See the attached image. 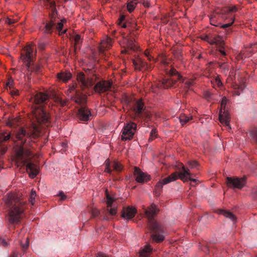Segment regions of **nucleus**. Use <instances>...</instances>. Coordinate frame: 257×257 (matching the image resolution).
Here are the masks:
<instances>
[{"label": "nucleus", "mask_w": 257, "mask_h": 257, "mask_svg": "<svg viewBox=\"0 0 257 257\" xmlns=\"http://www.w3.org/2000/svg\"><path fill=\"white\" fill-rule=\"evenodd\" d=\"M157 130L156 128L152 129L150 133V138L149 139V142L151 143L153 140H154L155 138H156L157 137Z\"/></svg>", "instance_id": "nucleus-37"}, {"label": "nucleus", "mask_w": 257, "mask_h": 257, "mask_svg": "<svg viewBox=\"0 0 257 257\" xmlns=\"http://www.w3.org/2000/svg\"><path fill=\"white\" fill-rule=\"evenodd\" d=\"M77 80L82 89L88 88L92 85L91 79L86 78L83 72H79L77 74Z\"/></svg>", "instance_id": "nucleus-18"}, {"label": "nucleus", "mask_w": 257, "mask_h": 257, "mask_svg": "<svg viewBox=\"0 0 257 257\" xmlns=\"http://www.w3.org/2000/svg\"><path fill=\"white\" fill-rule=\"evenodd\" d=\"M107 211L111 215H115L116 213L117 210L115 207H107Z\"/></svg>", "instance_id": "nucleus-45"}, {"label": "nucleus", "mask_w": 257, "mask_h": 257, "mask_svg": "<svg viewBox=\"0 0 257 257\" xmlns=\"http://www.w3.org/2000/svg\"><path fill=\"white\" fill-rule=\"evenodd\" d=\"M84 104L81 105V106L78 110V117L81 120L85 121L90 119L91 114L89 109L84 106Z\"/></svg>", "instance_id": "nucleus-22"}, {"label": "nucleus", "mask_w": 257, "mask_h": 257, "mask_svg": "<svg viewBox=\"0 0 257 257\" xmlns=\"http://www.w3.org/2000/svg\"><path fill=\"white\" fill-rule=\"evenodd\" d=\"M99 214V211L97 209H93L92 210V215L94 217H96Z\"/></svg>", "instance_id": "nucleus-51"}, {"label": "nucleus", "mask_w": 257, "mask_h": 257, "mask_svg": "<svg viewBox=\"0 0 257 257\" xmlns=\"http://www.w3.org/2000/svg\"><path fill=\"white\" fill-rule=\"evenodd\" d=\"M217 48L218 49H217V50L219 52V54H218L217 56L218 57L219 59L220 60H222V59L226 60V58L225 56L226 55V53L225 51L224 46H223V47H218Z\"/></svg>", "instance_id": "nucleus-33"}, {"label": "nucleus", "mask_w": 257, "mask_h": 257, "mask_svg": "<svg viewBox=\"0 0 257 257\" xmlns=\"http://www.w3.org/2000/svg\"><path fill=\"white\" fill-rule=\"evenodd\" d=\"M46 44L42 41H40L38 43V46L40 49L44 50L45 48Z\"/></svg>", "instance_id": "nucleus-49"}, {"label": "nucleus", "mask_w": 257, "mask_h": 257, "mask_svg": "<svg viewBox=\"0 0 257 257\" xmlns=\"http://www.w3.org/2000/svg\"><path fill=\"white\" fill-rule=\"evenodd\" d=\"M135 115L138 118L146 120L149 117V113L144 107V104L141 100H138L134 107Z\"/></svg>", "instance_id": "nucleus-12"}, {"label": "nucleus", "mask_w": 257, "mask_h": 257, "mask_svg": "<svg viewBox=\"0 0 257 257\" xmlns=\"http://www.w3.org/2000/svg\"><path fill=\"white\" fill-rule=\"evenodd\" d=\"M145 55L146 56V57H148V59L149 60H151V57H150V56H149V53H148V52H146L145 53Z\"/></svg>", "instance_id": "nucleus-57"}, {"label": "nucleus", "mask_w": 257, "mask_h": 257, "mask_svg": "<svg viewBox=\"0 0 257 257\" xmlns=\"http://www.w3.org/2000/svg\"><path fill=\"white\" fill-rule=\"evenodd\" d=\"M226 180L227 186L232 188L241 189L245 184V180L243 178H239L237 177H227Z\"/></svg>", "instance_id": "nucleus-14"}, {"label": "nucleus", "mask_w": 257, "mask_h": 257, "mask_svg": "<svg viewBox=\"0 0 257 257\" xmlns=\"http://www.w3.org/2000/svg\"><path fill=\"white\" fill-rule=\"evenodd\" d=\"M0 242H1V244L3 246H7L8 245V243L6 241V240L4 239H1L0 240Z\"/></svg>", "instance_id": "nucleus-55"}, {"label": "nucleus", "mask_w": 257, "mask_h": 257, "mask_svg": "<svg viewBox=\"0 0 257 257\" xmlns=\"http://www.w3.org/2000/svg\"><path fill=\"white\" fill-rule=\"evenodd\" d=\"M137 4V0H133L128 2L127 4V9L130 13L132 12L135 9Z\"/></svg>", "instance_id": "nucleus-34"}, {"label": "nucleus", "mask_w": 257, "mask_h": 257, "mask_svg": "<svg viewBox=\"0 0 257 257\" xmlns=\"http://www.w3.org/2000/svg\"><path fill=\"white\" fill-rule=\"evenodd\" d=\"M180 166L182 168V172L179 174H178L177 172H175L171 174L168 177L160 180L157 183L154 191V194L157 196H160L161 194L162 188L164 185L175 181L178 178V177L184 182H187L189 180H190L192 182H196V179L191 178V176L192 175L190 173L189 169L185 167V166L182 164H180Z\"/></svg>", "instance_id": "nucleus-5"}, {"label": "nucleus", "mask_w": 257, "mask_h": 257, "mask_svg": "<svg viewBox=\"0 0 257 257\" xmlns=\"http://www.w3.org/2000/svg\"><path fill=\"white\" fill-rule=\"evenodd\" d=\"M29 246V241L28 238L27 239L26 243L22 245V247L23 250H26Z\"/></svg>", "instance_id": "nucleus-54"}, {"label": "nucleus", "mask_w": 257, "mask_h": 257, "mask_svg": "<svg viewBox=\"0 0 257 257\" xmlns=\"http://www.w3.org/2000/svg\"><path fill=\"white\" fill-rule=\"evenodd\" d=\"M203 95L205 98L208 101H210L213 99V94L209 91L204 92Z\"/></svg>", "instance_id": "nucleus-42"}, {"label": "nucleus", "mask_w": 257, "mask_h": 257, "mask_svg": "<svg viewBox=\"0 0 257 257\" xmlns=\"http://www.w3.org/2000/svg\"><path fill=\"white\" fill-rule=\"evenodd\" d=\"M217 64L222 72L226 74L229 69L230 66L226 60L222 59V60L217 62Z\"/></svg>", "instance_id": "nucleus-28"}, {"label": "nucleus", "mask_w": 257, "mask_h": 257, "mask_svg": "<svg viewBox=\"0 0 257 257\" xmlns=\"http://www.w3.org/2000/svg\"><path fill=\"white\" fill-rule=\"evenodd\" d=\"M227 99L225 97H223L221 102V108L219 111V118L221 123H224L228 128L231 127L229 125V117L228 114L225 112V106L227 103Z\"/></svg>", "instance_id": "nucleus-13"}, {"label": "nucleus", "mask_w": 257, "mask_h": 257, "mask_svg": "<svg viewBox=\"0 0 257 257\" xmlns=\"http://www.w3.org/2000/svg\"><path fill=\"white\" fill-rule=\"evenodd\" d=\"M58 196L60 197V199L61 201H63L66 199V196L62 191L59 193Z\"/></svg>", "instance_id": "nucleus-52"}, {"label": "nucleus", "mask_w": 257, "mask_h": 257, "mask_svg": "<svg viewBox=\"0 0 257 257\" xmlns=\"http://www.w3.org/2000/svg\"><path fill=\"white\" fill-rule=\"evenodd\" d=\"M47 4L49 6V7L52 9V11L54 13L55 11L56 10V4L55 2L51 0H45Z\"/></svg>", "instance_id": "nucleus-38"}, {"label": "nucleus", "mask_w": 257, "mask_h": 257, "mask_svg": "<svg viewBox=\"0 0 257 257\" xmlns=\"http://www.w3.org/2000/svg\"><path fill=\"white\" fill-rule=\"evenodd\" d=\"M104 164L105 165L104 171L109 174H111L112 172V170L110 169L111 167L113 168V170L116 172H120L122 170V166L121 164L116 161H114L111 166L109 160L107 159L105 161Z\"/></svg>", "instance_id": "nucleus-20"}, {"label": "nucleus", "mask_w": 257, "mask_h": 257, "mask_svg": "<svg viewBox=\"0 0 257 257\" xmlns=\"http://www.w3.org/2000/svg\"><path fill=\"white\" fill-rule=\"evenodd\" d=\"M180 121L182 125H183L188 122L190 120L192 119V116H188L186 114H181L179 117Z\"/></svg>", "instance_id": "nucleus-36"}, {"label": "nucleus", "mask_w": 257, "mask_h": 257, "mask_svg": "<svg viewBox=\"0 0 257 257\" xmlns=\"http://www.w3.org/2000/svg\"><path fill=\"white\" fill-rule=\"evenodd\" d=\"M123 43L125 45L124 50L122 52L123 53H128V51L132 50L135 51L138 50V47L135 43V40L131 37H126L123 40Z\"/></svg>", "instance_id": "nucleus-21"}, {"label": "nucleus", "mask_w": 257, "mask_h": 257, "mask_svg": "<svg viewBox=\"0 0 257 257\" xmlns=\"http://www.w3.org/2000/svg\"><path fill=\"white\" fill-rule=\"evenodd\" d=\"M111 85L112 83L110 81L101 80L95 84L94 89L96 92L100 94L110 90Z\"/></svg>", "instance_id": "nucleus-16"}, {"label": "nucleus", "mask_w": 257, "mask_h": 257, "mask_svg": "<svg viewBox=\"0 0 257 257\" xmlns=\"http://www.w3.org/2000/svg\"><path fill=\"white\" fill-rule=\"evenodd\" d=\"M7 151L6 146H0V156L4 155Z\"/></svg>", "instance_id": "nucleus-48"}, {"label": "nucleus", "mask_w": 257, "mask_h": 257, "mask_svg": "<svg viewBox=\"0 0 257 257\" xmlns=\"http://www.w3.org/2000/svg\"><path fill=\"white\" fill-rule=\"evenodd\" d=\"M216 212L219 214L223 215L226 218H228L233 222L236 221V217L229 211L219 209L216 210Z\"/></svg>", "instance_id": "nucleus-26"}, {"label": "nucleus", "mask_w": 257, "mask_h": 257, "mask_svg": "<svg viewBox=\"0 0 257 257\" xmlns=\"http://www.w3.org/2000/svg\"><path fill=\"white\" fill-rule=\"evenodd\" d=\"M6 23L9 25H12L15 23V21L11 19L8 18L6 20Z\"/></svg>", "instance_id": "nucleus-53"}, {"label": "nucleus", "mask_w": 257, "mask_h": 257, "mask_svg": "<svg viewBox=\"0 0 257 257\" xmlns=\"http://www.w3.org/2000/svg\"><path fill=\"white\" fill-rule=\"evenodd\" d=\"M220 10L221 12L220 14L221 18L223 20H224L225 21H226V23L221 25L220 28L223 29H226L230 27L234 23L235 17L232 13L236 12L237 8L234 6L231 7L220 9Z\"/></svg>", "instance_id": "nucleus-7"}, {"label": "nucleus", "mask_w": 257, "mask_h": 257, "mask_svg": "<svg viewBox=\"0 0 257 257\" xmlns=\"http://www.w3.org/2000/svg\"><path fill=\"white\" fill-rule=\"evenodd\" d=\"M152 248L149 244L146 245L139 252L140 257H148L152 252Z\"/></svg>", "instance_id": "nucleus-32"}, {"label": "nucleus", "mask_w": 257, "mask_h": 257, "mask_svg": "<svg viewBox=\"0 0 257 257\" xmlns=\"http://www.w3.org/2000/svg\"><path fill=\"white\" fill-rule=\"evenodd\" d=\"M34 48L29 44L26 46L21 55V58L25 64L29 72L38 73L40 72V66L33 63L34 58Z\"/></svg>", "instance_id": "nucleus-6"}, {"label": "nucleus", "mask_w": 257, "mask_h": 257, "mask_svg": "<svg viewBox=\"0 0 257 257\" xmlns=\"http://www.w3.org/2000/svg\"><path fill=\"white\" fill-rule=\"evenodd\" d=\"M142 209V212L148 219V228L151 233L152 241L155 243L162 242L165 239L163 227L154 218L159 211L158 208L153 203L147 208L144 206Z\"/></svg>", "instance_id": "nucleus-4"}, {"label": "nucleus", "mask_w": 257, "mask_h": 257, "mask_svg": "<svg viewBox=\"0 0 257 257\" xmlns=\"http://www.w3.org/2000/svg\"><path fill=\"white\" fill-rule=\"evenodd\" d=\"M216 82L218 86L221 85L222 84L221 81L219 79H216Z\"/></svg>", "instance_id": "nucleus-58"}, {"label": "nucleus", "mask_w": 257, "mask_h": 257, "mask_svg": "<svg viewBox=\"0 0 257 257\" xmlns=\"http://www.w3.org/2000/svg\"><path fill=\"white\" fill-rule=\"evenodd\" d=\"M10 257H18V253L14 252Z\"/></svg>", "instance_id": "nucleus-59"}, {"label": "nucleus", "mask_w": 257, "mask_h": 257, "mask_svg": "<svg viewBox=\"0 0 257 257\" xmlns=\"http://www.w3.org/2000/svg\"><path fill=\"white\" fill-rule=\"evenodd\" d=\"M36 196V193L35 191H32L29 197V202L32 205H34L35 203V196Z\"/></svg>", "instance_id": "nucleus-39"}, {"label": "nucleus", "mask_w": 257, "mask_h": 257, "mask_svg": "<svg viewBox=\"0 0 257 257\" xmlns=\"http://www.w3.org/2000/svg\"><path fill=\"white\" fill-rule=\"evenodd\" d=\"M221 12H220V10L219 9H217L215 10V11L211 14L210 18V24L212 25H214L215 26H217L218 24L216 23V20L218 19H223L221 18Z\"/></svg>", "instance_id": "nucleus-25"}, {"label": "nucleus", "mask_w": 257, "mask_h": 257, "mask_svg": "<svg viewBox=\"0 0 257 257\" xmlns=\"http://www.w3.org/2000/svg\"><path fill=\"white\" fill-rule=\"evenodd\" d=\"M210 43L211 45H215L217 47H223L225 45L222 37L218 35L215 36L210 40Z\"/></svg>", "instance_id": "nucleus-27"}, {"label": "nucleus", "mask_w": 257, "mask_h": 257, "mask_svg": "<svg viewBox=\"0 0 257 257\" xmlns=\"http://www.w3.org/2000/svg\"><path fill=\"white\" fill-rule=\"evenodd\" d=\"M250 135L252 137V138L257 143V128H254L251 130L250 132Z\"/></svg>", "instance_id": "nucleus-43"}, {"label": "nucleus", "mask_w": 257, "mask_h": 257, "mask_svg": "<svg viewBox=\"0 0 257 257\" xmlns=\"http://www.w3.org/2000/svg\"><path fill=\"white\" fill-rule=\"evenodd\" d=\"M61 22L58 23L57 25L54 22V20L53 18L51 19L49 22L46 23L45 26L44 32L46 33L51 34L52 33L53 29L55 28L59 32V35L65 34L67 30L65 29L62 31L63 28V23L66 22L65 19H63L61 21Z\"/></svg>", "instance_id": "nucleus-10"}, {"label": "nucleus", "mask_w": 257, "mask_h": 257, "mask_svg": "<svg viewBox=\"0 0 257 257\" xmlns=\"http://www.w3.org/2000/svg\"><path fill=\"white\" fill-rule=\"evenodd\" d=\"M171 74L173 75L177 76V78L180 83L181 84V88L183 91H184L185 93L189 90H191V87L193 86L194 81L192 80L188 79L186 78H183L176 71V69H172L171 70Z\"/></svg>", "instance_id": "nucleus-11"}, {"label": "nucleus", "mask_w": 257, "mask_h": 257, "mask_svg": "<svg viewBox=\"0 0 257 257\" xmlns=\"http://www.w3.org/2000/svg\"><path fill=\"white\" fill-rule=\"evenodd\" d=\"M107 198V207H111L112 206V203L114 201L113 199L108 194H106Z\"/></svg>", "instance_id": "nucleus-44"}, {"label": "nucleus", "mask_w": 257, "mask_h": 257, "mask_svg": "<svg viewBox=\"0 0 257 257\" xmlns=\"http://www.w3.org/2000/svg\"><path fill=\"white\" fill-rule=\"evenodd\" d=\"M77 85L76 83H73L70 85L67 91L68 93H74V95L71 97L72 100H74L76 103L79 105L85 104L86 102V96L80 93L76 88Z\"/></svg>", "instance_id": "nucleus-8"}, {"label": "nucleus", "mask_w": 257, "mask_h": 257, "mask_svg": "<svg viewBox=\"0 0 257 257\" xmlns=\"http://www.w3.org/2000/svg\"><path fill=\"white\" fill-rule=\"evenodd\" d=\"M104 219H105V220H107V217H104Z\"/></svg>", "instance_id": "nucleus-60"}, {"label": "nucleus", "mask_w": 257, "mask_h": 257, "mask_svg": "<svg viewBox=\"0 0 257 257\" xmlns=\"http://www.w3.org/2000/svg\"><path fill=\"white\" fill-rule=\"evenodd\" d=\"M125 19V17L124 16H121L120 18L119 19V25H121L122 27L123 28H126V24L125 23H123V21Z\"/></svg>", "instance_id": "nucleus-46"}, {"label": "nucleus", "mask_w": 257, "mask_h": 257, "mask_svg": "<svg viewBox=\"0 0 257 257\" xmlns=\"http://www.w3.org/2000/svg\"><path fill=\"white\" fill-rule=\"evenodd\" d=\"M137 127V124L135 122H130L127 123L121 131V140L126 141L132 139L136 132Z\"/></svg>", "instance_id": "nucleus-9"}, {"label": "nucleus", "mask_w": 257, "mask_h": 257, "mask_svg": "<svg viewBox=\"0 0 257 257\" xmlns=\"http://www.w3.org/2000/svg\"><path fill=\"white\" fill-rule=\"evenodd\" d=\"M112 46V40L110 38H106L102 41L99 47V51L100 53H103L104 51L109 49Z\"/></svg>", "instance_id": "nucleus-24"}, {"label": "nucleus", "mask_w": 257, "mask_h": 257, "mask_svg": "<svg viewBox=\"0 0 257 257\" xmlns=\"http://www.w3.org/2000/svg\"><path fill=\"white\" fill-rule=\"evenodd\" d=\"M48 100L47 94L37 93L32 98V114L31 123L26 127H20L16 133V141L20 145H29L36 143V140L41 137L46 128L51 125V117L46 109Z\"/></svg>", "instance_id": "nucleus-1"}, {"label": "nucleus", "mask_w": 257, "mask_h": 257, "mask_svg": "<svg viewBox=\"0 0 257 257\" xmlns=\"http://www.w3.org/2000/svg\"><path fill=\"white\" fill-rule=\"evenodd\" d=\"M16 161L22 166H26L30 177L34 178L39 173L38 156L32 151L24 147V146H14Z\"/></svg>", "instance_id": "nucleus-2"}, {"label": "nucleus", "mask_w": 257, "mask_h": 257, "mask_svg": "<svg viewBox=\"0 0 257 257\" xmlns=\"http://www.w3.org/2000/svg\"><path fill=\"white\" fill-rule=\"evenodd\" d=\"M10 93L13 96H15L18 95L19 92L18 90L13 88L12 89L10 90Z\"/></svg>", "instance_id": "nucleus-50"}, {"label": "nucleus", "mask_w": 257, "mask_h": 257, "mask_svg": "<svg viewBox=\"0 0 257 257\" xmlns=\"http://www.w3.org/2000/svg\"><path fill=\"white\" fill-rule=\"evenodd\" d=\"M12 139L15 141L14 139L12 138L10 132H5L4 131H0V143L5 142Z\"/></svg>", "instance_id": "nucleus-31"}, {"label": "nucleus", "mask_w": 257, "mask_h": 257, "mask_svg": "<svg viewBox=\"0 0 257 257\" xmlns=\"http://www.w3.org/2000/svg\"><path fill=\"white\" fill-rule=\"evenodd\" d=\"M134 174L136 177V180L139 183H144L150 179L149 175L142 172L138 167H135Z\"/></svg>", "instance_id": "nucleus-19"}, {"label": "nucleus", "mask_w": 257, "mask_h": 257, "mask_svg": "<svg viewBox=\"0 0 257 257\" xmlns=\"http://www.w3.org/2000/svg\"><path fill=\"white\" fill-rule=\"evenodd\" d=\"M144 6L145 7H150V4L148 2H145L143 3Z\"/></svg>", "instance_id": "nucleus-56"}, {"label": "nucleus", "mask_w": 257, "mask_h": 257, "mask_svg": "<svg viewBox=\"0 0 257 257\" xmlns=\"http://www.w3.org/2000/svg\"><path fill=\"white\" fill-rule=\"evenodd\" d=\"M72 77V75L70 72H60L57 74L58 79L63 82H66L68 81Z\"/></svg>", "instance_id": "nucleus-30"}, {"label": "nucleus", "mask_w": 257, "mask_h": 257, "mask_svg": "<svg viewBox=\"0 0 257 257\" xmlns=\"http://www.w3.org/2000/svg\"><path fill=\"white\" fill-rule=\"evenodd\" d=\"M62 145H66V144L65 143H63Z\"/></svg>", "instance_id": "nucleus-62"}, {"label": "nucleus", "mask_w": 257, "mask_h": 257, "mask_svg": "<svg viewBox=\"0 0 257 257\" xmlns=\"http://www.w3.org/2000/svg\"><path fill=\"white\" fill-rule=\"evenodd\" d=\"M72 38L74 41V49L76 51L77 46L82 42L81 36L78 34H75Z\"/></svg>", "instance_id": "nucleus-35"}, {"label": "nucleus", "mask_w": 257, "mask_h": 257, "mask_svg": "<svg viewBox=\"0 0 257 257\" xmlns=\"http://www.w3.org/2000/svg\"><path fill=\"white\" fill-rule=\"evenodd\" d=\"M133 66L136 71H146L152 69L151 64H148L144 62L142 58L138 56L132 60Z\"/></svg>", "instance_id": "nucleus-15"}, {"label": "nucleus", "mask_w": 257, "mask_h": 257, "mask_svg": "<svg viewBox=\"0 0 257 257\" xmlns=\"http://www.w3.org/2000/svg\"><path fill=\"white\" fill-rule=\"evenodd\" d=\"M55 101L59 103L61 106H65L67 104V101L63 100L61 98L56 96Z\"/></svg>", "instance_id": "nucleus-41"}, {"label": "nucleus", "mask_w": 257, "mask_h": 257, "mask_svg": "<svg viewBox=\"0 0 257 257\" xmlns=\"http://www.w3.org/2000/svg\"><path fill=\"white\" fill-rule=\"evenodd\" d=\"M236 94H237V95H239L240 93H239V92H238V91H237V92H236Z\"/></svg>", "instance_id": "nucleus-61"}, {"label": "nucleus", "mask_w": 257, "mask_h": 257, "mask_svg": "<svg viewBox=\"0 0 257 257\" xmlns=\"http://www.w3.org/2000/svg\"><path fill=\"white\" fill-rule=\"evenodd\" d=\"M188 164L191 168H195L198 165V163L196 161H189L188 162Z\"/></svg>", "instance_id": "nucleus-47"}, {"label": "nucleus", "mask_w": 257, "mask_h": 257, "mask_svg": "<svg viewBox=\"0 0 257 257\" xmlns=\"http://www.w3.org/2000/svg\"><path fill=\"white\" fill-rule=\"evenodd\" d=\"M13 84H14V80L11 78H9L7 83L6 84V87H5L6 88L8 89V88H9V90L12 89L13 88H14Z\"/></svg>", "instance_id": "nucleus-40"}, {"label": "nucleus", "mask_w": 257, "mask_h": 257, "mask_svg": "<svg viewBox=\"0 0 257 257\" xmlns=\"http://www.w3.org/2000/svg\"><path fill=\"white\" fill-rule=\"evenodd\" d=\"M21 120L19 118H10L6 120L7 125L11 127H15L20 124Z\"/></svg>", "instance_id": "nucleus-29"}, {"label": "nucleus", "mask_w": 257, "mask_h": 257, "mask_svg": "<svg viewBox=\"0 0 257 257\" xmlns=\"http://www.w3.org/2000/svg\"><path fill=\"white\" fill-rule=\"evenodd\" d=\"M172 69H175L173 68H171L168 71L170 75V77L167 78L163 79L162 80V86L164 88H168L175 86L176 83L178 81L177 76L173 75L171 74V70Z\"/></svg>", "instance_id": "nucleus-17"}, {"label": "nucleus", "mask_w": 257, "mask_h": 257, "mask_svg": "<svg viewBox=\"0 0 257 257\" xmlns=\"http://www.w3.org/2000/svg\"><path fill=\"white\" fill-rule=\"evenodd\" d=\"M137 209L133 206L123 208L122 210L121 216L126 219H132L137 213Z\"/></svg>", "instance_id": "nucleus-23"}, {"label": "nucleus", "mask_w": 257, "mask_h": 257, "mask_svg": "<svg viewBox=\"0 0 257 257\" xmlns=\"http://www.w3.org/2000/svg\"><path fill=\"white\" fill-rule=\"evenodd\" d=\"M6 204L9 207L7 218L11 224H18L24 217L26 208V201L15 194H8L4 197Z\"/></svg>", "instance_id": "nucleus-3"}]
</instances>
